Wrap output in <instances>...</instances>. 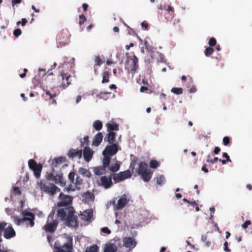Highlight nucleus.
<instances>
[{"label":"nucleus","instance_id":"obj_1","mask_svg":"<svg viewBox=\"0 0 252 252\" xmlns=\"http://www.w3.org/2000/svg\"><path fill=\"white\" fill-rule=\"evenodd\" d=\"M59 198L60 201L57 204L59 208L56 218L61 221H64V224L67 226L76 228L78 226V217L74 215L75 211L73 208L68 206L72 202L71 197L60 193Z\"/></svg>","mask_w":252,"mask_h":252},{"label":"nucleus","instance_id":"obj_2","mask_svg":"<svg viewBox=\"0 0 252 252\" xmlns=\"http://www.w3.org/2000/svg\"><path fill=\"white\" fill-rule=\"evenodd\" d=\"M22 218L18 216L13 217L14 223L18 226L20 225L26 226L27 227L30 225L32 227L34 225V215L27 210H23L21 213Z\"/></svg>","mask_w":252,"mask_h":252},{"label":"nucleus","instance_id":"obj_3","mask_svg":"<svg viewBox=\"0 0 252 252\" xmlns=\"http://www.w3.org/2000/svg\"><path fill=\"white\" fill-rule=\"evenodd\" d=\"M41 190L49 194L50 195H54L55 193L60 191V189L54 184L49 182L48 181L41 180L38 183Z\"/></svg>","mask_w":252,"mask_h":252},{"label":"nucleus","instance_id":"obj_4","mask_svg":"<svg viewBox=\"0 0 252 252\" xmlns=\"http://www.w3.org/2000/svg\"><path fill=\"white\" fill-rule=\"evenodd\" d=\"M55 211L52 210L48 216L46 224L44 226L45 231L49 233H53L56 230L58 221L54 219Z\"/></svg>","mask_w":252,"mask_h":252},{"label":"nucleus","instance_id":"obj_5","mask_svg":"<svg viewBox=\"0 0 252 252\" xmlns=\"http://www.w3.org/2000/svg\"><path fill=\"white\" fill-rule=\"evenodd\" d=\"M131 199V196L128 193L122 195L119 198L117 203H115V200L110 201V204L114 205V209L115 210H119L124 208L129 202Z\"/></svg>","mask_w":252,"mask_h":252},{"label":"nucleus","instance_id":"obj_6","mask_svg":"<svg viewBox=\"0 0 252 252\" xmlns=\"http://www.w3.org/2000/svg\"><path fill=\"white\" fill-rule=\"evenodd\" d=\"M73 240L70 237L67 238V241L62 246H57L55 244L54 252H72Z\"/></svg>","mask_w":252,"mask_h":252},{"label":"nucleus","instance_id":"obj_7","mask_svg":"<svg viewBox=\"0 0 252 252\" xmlns=\"http://www.w3.org/2000/svg\"><path fill=\"white\" fill-rule=\"evenodd\" d=\"M28 166L29 168L33 171L35 177L39 178L40 176L42 167L38 165L37 162L32 159H31L29 160Z\"/></svg>","mask_w":252,"mask_h":252},{"label":"nucleus","instance_id":"obj_8","mask_svg":"<svg viewBox=\"0 0 252 252\" xmlns=\"http://www.w3.org/2000/svg\"><path fill=\"white\" fill-rule=\"evenodd\" d=\"M131 174L129 170L120 172L118 174L114 175L113 179L116 183H119L126 179L130 178Z\"/></svg>","mask_w":252,"mask_h":252},{"label":"nucleus","instance_id":"obj_9","mask_svg":"<svg viewBox=\"0 0 252 252\" xmlns=\"http://www.w3.org/2000/svg\"><path fill=\"white\" fill-rule=\"evenodd\" d=\"M119 150V146L117 144L107 145L102 152V155H106L109 156H113L116 154Z\"/></svg>","mask_w":252,"mask_h":252},{"label":"nucleus","instance_id":"obj_10","mask_svg":"<svg viewBox=\"0 0 252 252\" xmlns=\"http://www.w3.org/2000/svg\"><path fill=\"white\" fill-rule=\"evenodd\" d=\"M124 246L128 249V251L134 248L137 244L135 239L133 237H125L123 240Z\"/></svg>","mask_w":252,"mask_h":252},{"label":"nucleus","instance_id":"obj_11","mask_svg":"<svg viewBox=\"0 0 252 252\" xmlns=\"http://www.w3.org/2000/svg\"><path fill=\"white\" fill-rule=\"evenodd\" d=\"M99 186L103 187L105 189H107L111 187L112 182L111 177L103 176L101 177L99 181L97 182Z\"/></svg>","mask_w":252,"mask_h":252},{"label":"nucleus","instance_id":"obj_12","mask_svg":"<svg viewBox=\"0 0 252 252\" xmlns=\"http://www.w3.org/2000/svg\"><path fill=\"white\" fill-rule=\"evenodd\" d=\"M114 241L115 242V243L110 242L109 244H105L103 249V252H116L119 244V242L116 243L115 239Z\"/></svg>","mask_w":252,"mask_h":252},{"label":"nucleus","instance_id":"obj_13","mask_svg":"<svg viewBox=\"0 0 252 252\" xmlns=\"http://www.w3.org/2000/svg\"><path fill=\"white\" fill-rule=\"evenodd\" d=\"M93 216V211L92 209H88L84 211L80 215L81 220L86 221H90Z\"/></svg>","mask_w":252,"mask_h":252},{"label":"nucleus","instance_id":"obj_14","mask_svg":"<svg viewBox=\"0 0 252 252\" xmlns=\"http://www.w3.org/2000/svg\"><path fill=\"white\" fill-rule=\"evenodd\" d=\"M3 232V236L6 239H10L16 235L15 231L12 226H8L5 229L4 228Z\"/></svg>","mask_w":252,"mask_h":252},{"label":"nucleus","instance_id":"obj_15","mask_svg":"<svg viewBox=\"0 0 252 252\" xmlns=\"http://www.w3.org/2000/svg\"><path fill=\"white\" fill-rule=\"evenodd\" d=\"M94 152L89 147H85L83 150V156L86 162H89L93 157Z\"/></svg>","mask_w":252,"mask_h":252},{"label":"nucleus","instance_id":"obj_16","mask_svg":"<svg viewBox=\"0 0 252 252\" xmlns=\"http://www.w3.org/2000/svg\"><path fill=\"white\" fill-rule=\"evenodd\" d=\"M67 155L69 158L77 157L80 158L82 156V150L71 149L68 151Z\"/></svg>","mask_w":252,"mask_h":252},{"label":"nucleus","instance_id":"obj_17","mask_svg":"<svg viewBox=\"0 0 252 252\" xmlns=\"http://www.w3.org/2000/svg\"><path fill=\"white\" fill-rule=\"evenodd\" d=\"M116 133L114 131H109L104 138V141L108 142L110 144H115Z\"/></svg>","mask_w":252,"mask_h":252},{"label":"nucleus","instance_id":"obj_18","mask_svg":"<svg viewBox=\"0 0 252 252\" xmlns=\"http://www.w3.org/2000/svg\"><path fill=\"white\" fill-rule=\"evenodd\" d=\"M103 135L101 132H98L94 137L92 145L96 147L98 146L102 141Z\"/></svg>","mask_w":252,"mask_h":252},{"label":"nucleus","instance_id":"obj_19","mask_svg":"<svg viewBox=\"0 0 252 252\" xmlns=\"http://www.w3.org/2000/svg\"><path fill=\"white\" fill-rule=\"evenodd\" d=\"M132 61V64L131 65V71L133 73L136 72V70L138 68V58L135 56H133V58L131 59Z\"/></svg>","mask_w":252,"mask_h":252},{"label":"nucleus","instance_id":"obj_20","mask_svg":"<svg viewBox=\"0 0 252 252\" xmlns=\"http://www.w3.org/2000/svg\"><path fill=\"white\" fill-rule=\"evenodd\" d=\"M147 170H148L147 164L144 162H141L139 164L138 169L136 170V172L138 174L140 175Z\"/></svg>","mask_w":252,"mask_h":252},{"label":"nucleus","instance_id":"obj_21","mask_svg":"<svg viewBox=\"0 0 252 252\" xmlns=\"http://www.w3.org/2000/svg\"><path fill=\"white\" fill-rule=\"evenodd\" d=\"M106 168L103 165L99 166L98 167H95L94 168V171L95 175H101L105 174L106 173Z\"/></svg>","mask_w":252,"mask_h":252},{"label":"nucleus","instance_id":"obj_22","mask_svg":"<svg viewBox=\"0 0 252 252\" xmlns=\"http://www.w3.org/2000/svg\"><path fill=\"white\" fill-rule=\"evenodd\" d=\"M54 182L57 184H59L60 185L63 187L65 185V183L63 180L62 177V174H59L55 176Z\"/></svg>","mask_w":252,"mask_h":252},{"label":"nucleus","instance_id":"obj_23","mask_svg":"<svg viewBox=\"0 0 252 252\" xmlns=\"http://www.w3.org/2000/svg\"><path fill=\"white\" fill-rule=\"evenodd\" d=\"M78 173L83 177L90 178L92 176V174L90 171L86 168L83 167H80L78 169Z\"/></svg>","mask_w":252,"mask_h":252},{"label":"nucleus","instance_id":"obj_24","mask_svg":"<svg viewBox=\"0 0 252 252\" xmlns=\"http://www.w3.org/2000/svg\"><path fill=\"white\" fill-rule=\"evenodd\" d=\"M140 175L143 180L146 182H149L152 177V173L149 170L141 173Z\"/></svg>","mask_w":252,"mask_h":252},{"label":"nucleus","instance_id":"obj_25","mask_svg":"<svg viewBox=\"0 0 252 252\" xmlns=\"http://www.w3.org/2000/svg\"><path fill=\"white\" fill-rule=\"evenodd\" d=\"M106 126L108 132L119 130L118 125L116 123H108Z\"/></svg>","mask_w":252,"mask_h":252},{"label":"nucleus","instance_id":"obj_26","mask_svg":"<svg viewBox=\"0 0 252 252\" xmlns=\"http://www.w3.org/2000/svg\"><path fill=\"white\" fill-rule=\"evenodd\" d=\"M103 158L102 159V165L105 168L109 167L111 161V157L105 154L102 155Z\"/></svg>","mask_w":252,"mask_h":252},{"label":"nucleus","instance_id":"obj_27","mask_svg":"<svg viewBox=\"0 0 252 252\" xmlns=\"http://www.w3.org/2000/svg\"><path fill=\"white\" fill-rule=\"evenodd\" d=\"M93 126L96 131H99L102 129L103 125L100 120H96L94 122Z\"/></svg>","mask_w":252,"mask_h":252},{"label":"nucleus","instance_id":"obj_28","mask_svg":"<svg viewBox=\"0 0 252 252\" xmlns=\"http://www.w3.org/2000/svg\"><path fill=\"white\" fill-rule=\"evenodd\" d=\"M107 168L111 172H116L119 170L120 164L118 162H116L114 164H111V165H109V167Z\"/></svg>","mask_w":252,"mask_h":252},{"label":"nucleus","instance_id":"obj_29","mask_svg":"<svg viewBox=\"0 0 252 252\" xmlns=\"http://www.w3.org/2000/svg\"><path fill=\"white\" fill-rule=\"evenodd\" d=\"M165 178L163 175H158L156 178L157 184L158 185L162 186L165 183Z\"/></svg>","mask_w":252,"mask_h":252},{"label":"nucleus","instance_id":"obj_30","mask_svg":"<svg viewBox=\"0 0 252 252\" xmlns=\"http://www.w3.org/2000/svg\"><path fill=\"white\" fill-rule=\"evenodd\" d=\"M70 77H71L70 75H69V76H67V77H66V78L65 79L66 84L64 81H63L62 85H61V87L63 89H66L69 85H70L71 84V82L69 80V79Z\"/></svg>","mask_w":252,"mask_h":252},{"label":"nucleus","instance_id":"obj_31","mask_svg":"<svg viewBox=\"0 0 252 252\" xmlns=\"http://www.w3.org/2000/svg\"><path fill=\"white\" fill-rule=\"evenodd\" d=\"M98 247L96 245H94L90 247H87L85 252H98Z\"/></svg>","mask_w":252,"mask_h":252},{"label":"nucleus","instance_id":"obj_32","mask_svg":"<svg viewBox=\"0 0 252 252\" xmlns=\"http://www.w3.org/2000/svg\"><path fill=\"white\" fill-rule=\"evenodd\" d=\"M110 73L109 71H105L103 74V78L102 80V83H107L109 82V78Z\"/></svg>","mask_w":252,"mask_h":252},{"label":"nucleus","instance_id":"obj_33","mask_svg":"<svg viewBox=\"0 0 252 252\" xmlns=\"http://www.w3.org/2000/svg\"><path fill=\"white\" fill-rule=\"evenodd\" d=\"M171 92L176 94H181L183 93V89L181 88H172Z\"/></svg>","mask_w":252,"mask_h":252},{"label":"nucleus","instance_id":"obj_34","mask_svg":"<svg viewBox=\"0 0 252 252\" xmlns=\"http://www.w3.org/2000/svg\"><path fill=\"white\" fill-rule=\"evenodd\" d=\"M214 51V50L213 48H212L211 47L206 48L205 50V56L209 57L213 54Z\"/></svg>","mask_w":252,"mask_h":252},{"label":"nucleus","instance_id":"obj_35","mask_svg":"<svg viewBox=\"0 0 252 252\" xmlns=\"http://www.w3.org/2000/svg\"><path fill=\"white\" fill-rule=\"evenodd\" d=\"M159 165V163L155 160H152L150 161V166L152 168H156Z\"/></svg>","mask_w":252,"mask_h":252},{"label":"nucleus","instance_id":"obj_36","mask_svg":"<svg viewBox=\"0 0 252 252\" xmlns=\"http://www.w3.org/2000/svg\"><path fill=\"white\" fill-rule=\"evenodd\" d=\"M148 52L150 54V56L151 58H153V53L154 52V47L151 45H149L148 46H147V48H146Z\"/></svg>","mask_w":252,"mask_h":252},{"label":"nucleus","instance_id":"obj_37","mask_svg":"<svg viewBox=\"0 0 252 252\" xmlns=\"http://www.w3.org/2000/svg\"><path fill=\"white\" fill-rule=\"evenodd\" d=\"M216 39L214 37H211L208 42V44L211 46V47L214 46L216 44Z\"/></svg>","mask_w":252,"mask_h":252},{"label":"nucleus","instance_id":"obj_38","mask_svg":"<svg viewBox=\"0 0 252 252\" xmlns=\"http://www.w3.org/2000/svg\"><path fill=\"white\" fill-rule=\"evenodd\" d=\"M80 142L82 146H84L85 144L88 145L89 142V137L88 136H85L83 138V141L81 140Z\"/></svg>","mask_w":252,"mask_h":252},{"label":"nucleus","instance_id":"obj_39","mask_svg":"<svg viewBox=\"0 0 252 252\" xmlns=\"http://www.w3.org/2000/svg\"><path fill=\"white\" fill-rule=\"evenodd\" d=\"M22 33V31L20 29H16L13 31V35L16 37H18Z\"/></svg>","mask_w":252,"mask_h":252},{"label":"nucleus","instance_id":"obj_40","mask_svg":"<svg viewBox=\"0 0 252 252\" xmlns=\"http://www.w3.org/2000/svg\"><path fill=\"white\" fill-rule=\"evenodd\" d=\"M93 194H92L89 191H87L86 192V193H84V197L86 198V199H90L91 200L93 198Z\"/></svg>","mask_w":252,"mask_h":252},{"label":"nucleus","instance_id":"obj_41","mask_svg":"<svg viewBox=\"0 0 252 252\" xmlns=\"http://www.w3.org/2000/svg\"><path fill=\"white\" fill-rule=\"evenodd\" d=\"M79 19L80 21L79 22V24L80 25H82L86 20V18L84 14L80 15L79 16Z\"/></svg>","mask_w":252,"mask_h":252},{"label":"nucleus","instance_id":"obj_42","mask_svg":"<svg viewBox=\"0 0 252 252\" xmlns=\"http://www.w3.org/2000/svg\"><path fill=\"white\" fill-rule=\"evenodd\" d=\"M75 173L74 172H70L68 174V179L72 183H74Z\"/></svg>","mask_w":252,"mask_h":252},{"label":"nucleus","instance_id":"obj_43","mask_svg":"<svg viewBox=\"0 0 252 252\" xmlns=\"http://www.w3.org/2000/svg\"><path fill=\"white\" fill-rule=\"evenodd\" d=\"M223 144L224 146H227L230 142L229 138L228 136H225L222 139Z\"/></svg>","mask_w":252,"mask_h":252},{"label":"nucleus","instance_id":"obj_44","mask_svg":"<svg viewBox=\"0 0 252 252\" xmlns=\"http://www.w3.org/2000/svg\"><path fill=\"white\" fill-rule=\"evenodd\" d=\"M95 63L96 65H99V66L101 64L102 61H101V59L100 58V57L99 56H97V57H95Z\"/></svg>","mask_w":252,"mask_h":252},{"label":"nucleus","instance_id":"obj_45","mask_svg":"<svg viewBox=\"0 0 252 252\" xmlns=\"http://www.w3.org/2000/svg\"><path fill=\"white\" fill-rule=\"evenodd\" d=\"M101 231L103 233H106L107 234H110L111 232V230L107 227H104L102 228Z\"/></svg>","mask_w":252,"mask_h":252},{"label":"nucleus","instance_id":"obj_46","mask_svg":"<svg viewBox=\"0 0 252 252\" xmlns=\"http://www.w3.org/2000/svg\"><path fill=\"white\" fill-rule=\"evenodd\" d=\"M251 224V221L249 220H246L242 225V227L244 229H246L248 227L249 225H250Z\"/></svg>","mask_w":252,"mask_h":252},{"label":"nucleus","instance_id":"obj_47","mask_svg":"<svg viewBox=\"0 0 252 252\" xmlns=\"http://www.w3.org/2000/svg\"><path fill=\"white\" fill-rule=\"evenodd\" d=\"M222 157L226 158L225 160L227 162H230L231 161V159L230 158V157H229V155L227 154V153H225V152L223 153H222Z\"/></svg>","mask_w":252,"mask_h":252},{"label":"nucleus","instance_id":"obj_48","mask_svg":"<svg viewBox=\"0 0 252 252\" xmlns=\"http://www.w3.org/2000/svg\"><path fill=\"white\" fill-rule=\"evenodd\" d=\"M218 160H219V158H217V157H216L214 159H207L206 161L208 163H211L212 164H214L217 161H218Z\"/></svg>","mask_w":252,"mask_h":252},{"label":"nucleus","instance_id":"obj_49","mask_svg":"<svg viewBox=\"0 0 252 252\" xmlns=\"http://www.w3.org/2000/svg\"><path fill=\"white\" fill-rule=\"evenodd\" d=\"M55 176L52 174H49L46 176L47 180L54 181Z\"/></svg>","mask_w":252,"mask_h":252},{"label":"nucleus","instance_id":"obj_50","mask_svg":"<svg viewBox=\"0 0 252 252\" xmlns=\"http://www.w3.org/2000/svg\"><path fill=\"white\" fill-rule=\"evenodd\" d=\"M223 245L224 246V249H223L224 252H230L231 251L230 249L228 248V243H227V241H225Z\"/></svg>","mask_w":252,"mask_h":252},{"label":"nucleus","instance_id":"obj_51","mask_svg":"<svg viewBox=\"0 0 252 252\" xmlns=\"http://www.w3.org/2000/svg\"><path fill=\"white\" fill-rule=\"evenodd\" d=\"M82 183V179L78 176H77L75 184L76 185H81Z\"/></svg>","mask_w":252,"mask_h":252},{"label":"nucleus","instance_id":"obj_52","mask_svg":"<svg viewBox=\"0 0 252 252\" xmlns=\"http://www.w3.org/2000/svg\"><path fill=\"white\" fill-rule=\"evenodd\" d=\"M6 225L7 223L5 222H0V230H3Z\"/></svg>","mask_w":252,"mask_h":252},{"label":"nucleus","instance_id":"obj_53","mask_svg":"<svg viewBox=\"0 0 252 252\" xmlns=\"http://www.w3.org/2000/svg\"><path fill=\"white\" fill-rule=\"evenodd\" d=\"M45 93L47 95H48L50 96V98H53L56 96V94H51L49 91H46Z\"/></svg>","mask_w":252,"mask_h":252},{"label":"nucleus","instance_id":"obj_54","mask_svg":"<svg viewBox=\"0 0 252 252\" xmlns=\"http://www.w3.org/2000/svg\"><path fill=\"white\" fill-rule=\"evenodd\" d=\"M69 75L67 74L66 73H64L63 71H62L61 73V76L63 81L65 79V78H66V77H67V76H69Z\"/></svg>","mask_w":252,"mask_h":252},{"label":"nucleus","instance_id":"obj_55","mask_svg":"<svg viewBox=\"0 0 252 252\" xmlns=\"http://www.w3.org/2000/svg\"><path fill=\"white\" fill-rule=\"evenodd\" d=\"M22 0H12V5L14 6L16 4H19L21 2Z\"/></svg>","mask_w":252,"mask_h":252},{"label":"nucleus","instance_id":"obj_56","mask_svg":"<svg viewBox=\"0 0 252 252\" xmlns=\"http://www.w3.org/2000/svg\"><path fill=\"white\" fill-rule=\"evenodd\" d=\"M13 190L16 193L18 194H20L21 193V190L18 187H14L13 188Z\"/></svg>","mask_w":252,"mask_h":252},{"label":"nucleus","instance_id":"obj_57","mask_svg":"<svg viewBox=\"0 0 252 252\" xmlns=\"http://www.w3.org/2000/svg\"><path fill=\"white\" fill-rule=\"evenodd\" d=\"M220 149L219 147H216L214 150V153L217 155L220 152Z\"/></svg>","mask_w":252,"mask_h":252},{"label":"nucleus","instance_id":"obj_58","mask_svg":"<svg viewBox=\"0 0 252 252\" xmlns=\"http://www.w3.org/2000/svg\"><path fill=\"white\" fill-rule=\"evenodd\" d=\"M21 25L22 26H24L26 25V24L27 23V20L26 19H25V18H22L21 19Z\"/></svg>","mask_w":252,"mask_h":252},{"label":"nucleus","instance_id":"obj_59","mask_svg":"<svg viewBox=\"0 0 252 252\" xmlns=\"http://www.w3.org/2000/svg\"><path fill=\"white\" fill-rule=\"evenodd\" d=\"M82 99V96L81 95H78L77 96L76 99H75V102L76 104H78L80 102Z\"/></svg>","mask_w":252,"mask_h":252},{"label":"nucleus","instance_id":"obj_60","mask_svg":"<svg viewBox=\"0 0 252 252\" xmlns=\"http://www.w3.org/2000/svg\"><path fill=\"white\" fill-rule=\"evenodd\" d=\"M196 90L195 87L193 86L190 88L189 91V93H194L196 92Z\"/></svg>","mask_w":252,"mask_h":252},{"label":"nucleus","instance_id":"obj_61","mask_svg":"<svg viewBox=\"0 0 252 252\" xmlns=\"http://www.w3.org/2000/svg\"><path fill=\"white\" fill-rule=\"evenodd\" d=\"M207 238V236L206 235H202L201 240L202 242H205L206 241Z\"/></svg>","mask_w":252,"mask_h":252},{"label":"nucleus","instance_id":"obj_62","mask_svg":"<svg viewBox=\"0 0 252 252\" xmlns=\"http://www.w3.org/2000/svg\"><path fill=\"white\" fill-rule=\"evenodd\" d=\"M148 90V88L144 86H141L140 89V91L141 93L144 92L145 91H146Z\"/></svg>","mask_w":252,"mask_h":252},{"label":"nucleus","instance_id":"obj_63","mask_svg":"<svg viewBox=\"0 0 252 252\" xmlns=\"http://www.w3.org/2000/svg\"><path fill=\"white\" fill-rule=\"evenodd\" d=\"M31 8H32V9L33 10H34V11L35 12H36V13H38V12H39V9H36V8H35V6H34V5H32V6H31Z\"/></svg>","mask_w":252,"mask_h":252},{"label":"nucleus","instance_id":"obj_64","mask_svg":"<svg viewBox=\"0 0 252 252\" xmlns=\"http://www.w3.org/2000/svg\"><path fill=\"white\" fill-rule=\"evenodd\" d=\"M201 170L205 173H208V169L206 168L205 166H203L201 168Z\"/></svg>","mask_w":252,"mask_h":252}]
</instances>
